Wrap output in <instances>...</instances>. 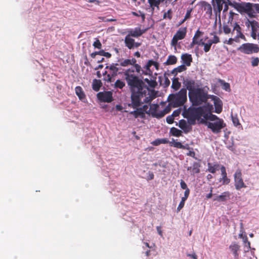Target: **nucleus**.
I'll list each match as a JSON object with an SVG mask.
<instances>
[{"mask_svg": "<svg viewBox=\"0 0 259 259\" xmlns=\"http://www.w3.org/2000/svg\"><path fill=\"white\" fill-rule=\"evenodd\" d=\"M170 144L177 148L181 149L182 147V143L181 142L176 141L174 139H172V141L170 142Z\"/></svg>", "mask_w": 259, "mask_h": 259, "instance_id": "obj_43", "label": "nucleus"}, {"mask_svg": "<svg viewBox=\"0 0 259 259\" xmlns=\"http://www.w3.org/2000/svg\"><path fill=\"white\" fill-rule=\"evenodd\" d=\"M183 84L185 87L184 89H186V90H188L189 93L193 92L197 89V87H199V85L194 79L190 78H184Z\"/></svg>", "mask_w": 259, "mask_h": 259, "instance_id": "obj_13", "label": "nucleus"}, {"mask_svg": "<svg viewBox=\"0 0 259 259\" xmlns=\"http://www.w3.org/2000/svg\"><path fill=\"white\" fill-rule=\"evenodd\" d=\"M171 10H168V11L167 12H165L163 14V18L164 19H165V18H168V19H171Z\"/></svg>", "mask_w": 259, "mask_h": 259, "instance_id": "obj_54", "label": "nucleus"}, {"mask_svg": "<svg viewBox=\"0 0 259 259\" xmlns=\"http://www.w3.org/2000/svg\"><path fill=\"white\" fill-rule=\"evenodd\" d=\"M230 198V193L229 191H226L222 193L220 195L215 196L213 200L219 202L226 201Z\"/></svg>", "mask_w": 259, "mask_h": 259, "instance_id": "obj_19", "label": "nucleus"}, {"mask_svg": "<svg viewBox=\"0 0 259 259\" xmlns=\"http://www.w3.org/2000/svg\"><path fill=\"white\" fill-rule=\"evenodd\" d=\"M159 107V106L157 104H154L151 105H150V109L149 110H150V114H151V116L153 117V114L156 113H157V110L158 108Z\"/></svg>", "mask_w": 259, "mask_h": 259, "instance_id": "obj_40", "label": "nucleus"}, {"mask_svg": "<svg viewBox=\"0 0 259 259\" xmlns=\"http://www.w3.org/2000/svg\"><path fill=\"white\" fill-rule=\"evenodd\" d=\"M210 95L204 88L197 87L193 92L188 93V97L192 106H200L206 103Z\"/></svg>", "mask_w": 259, "mask_h": 259, "instance_id": "obj_2", "label": "nucleus"}, {"mask_svg": "<svg viewBox=\"0 0 259 259\" xmlns=\"http://www.w3.org/2000/svg\"><path fill=\"white\" fill-rule=\"evenodd\" d=\"M135 39L131 38L129 35H126L124 38L125 46L130 50L134 49Z\"/></svg>", "mask_w": 259, "mask_h": 259, "instance_id": "obj_26", "label": "nucleus"}, {"mask_svg": "<svg viewBox=\"0 0 259 259\" xmlns=\"http://www.w3.org/2000/svg\"><path fill=\"white\" fill-rule=\"evenodd\" d=\"M135 71L136 72V69H135V67H134V66H133L131 68H129L128 69H126L124 71L123 74H124V76H126L127 74H128V75H134L133 73Z\"/></svg>", "mask_w": 259, "mask_h": 259, "instance_id": "obj_41", "label": "nucleus"}, {"mask_svg": "<svg viewBox=\"0 0 259 259\" xmlns=\"http://www.w3.org/2000/svg\"><path fill=\"white\" fill-rule=\"evenodd\" d=\"M203 34V32L200 31L199 29H198L195 34H194V36H193V38H195L197 39H198V38L201 36L202 34Z\"/></svg>", "mask_w": 259, "mask_h": 259, "instance_id": "obj_58", "label": "nucleus"}, {"mask_svg": "<svg viewBox=\"0 0 259 259\" xmlns=\"http://www.w3.org/2000/svg\"><path fill=\"white\" fill-rule=\"evenodd\" d=\"M200 5L207 14L210 16L212 15V7L210 4L205 1H202L200 2Z\"/></svg>", "mask_w": 259, "mask_h": 259, "instance_id": "obj_24", "label": "nucleus"}, {"mask_svg": "<svg viewBox=\"0 0 259 259\" xmlns=\"http://www.w3.org/2000/svg\"><path fill=\"white\" fill-rule=\"evenodd\" d=\"M187 199L184 198H182L181 201H180L178 207H177V211H180V210L184 207L185 205V202Z\"/></svg>", "mask_w": 259, "mask_h": 259, "instance_id": "obj_50", "label": "nucleus"}, {"mask_svg": "<svg viewBox=\"0 0 259 259\" xmlns=\"http://www.w3.org/2000/svg\"><path fill=\"white\" fill-rule=\"evenodd\" d=\"M201 107H204V114H206L205 112V111H208V113H211V111L212 109H213V107L212 105H210L209 104H207L205 106H200Z\"/></svg>", "mask_w": 259, "mask_h": 259, "instance_id": "obj_45", "label": "nucleus"}, {"mask_svg": "<svg viewBox=\"0 0 259 259\" xmlns=\"http://www.w3.org/2000/svg\"><path fill=\"white\" fill-rule=\"evenodd\" d=\"M170 133L174 136H176V137H180L182 136V132L175 127H172L170 128Z\"/></svg>", "mask_w": 259, "mask_h": 259, "instance_id": "obj_35", "label": "nucleus"}, {"mask_svg": "<svg viewBox=\"0 0 259 259\" xmlns=\"http://www.w3.org/2000/svg\"><path fill=\"white\" fill-rule=\"evenodd\" d=\"M235 31L236 33V35L235 37L237 38V40H239V38H240L246 40L244 35L241 32V28L237 23H235V25L232 31V34H234Z\"/></svg>", "mask_w": 259, "mask_h": 259, "instance_id": "obj_18", "label": "nucleus"}, {"mask_svg": "<svg viewBox=\"0 0 259 259\" xmlns=\"http://www.w3.org/2000/svg\"><path fill=\"white\" fill-rule=\"evenodd\" d=\"M192 170H191V175L194 176L195 174L200 172V164L197 162H194L193 163Z\"/></svg>", "mask_w": 259, "mask_h": 259, "instance_id": "obj_31", "label": "nucleus"}, {"mask_svg": "<svg viewBox=\"0 0 259 259\" xmlns=\"http://www.w3.org/2000/svg\"><path fill=\"white\" fill-rule=\"evenodd\" d=\"M220 82L222 85V88L226 91H228L230 90V85L229 83L226 82L223 80H220Z\"/></svg>", "mask_w": 259, "mask_h": 259, "instance_id": "obj_42", "label": "nucleus"}, {"mask_svg": "<svg viewBox=\"0 0 259 259\" xmlns=\"http://www.w3.org/2000/svg\"><path fill=\"white\" fill-rule=\"evenodd\" d=\"M125 79L131 90V106L136 108L141 105V98L145 96L148 91V87L143 81L136 75L125 76Z\"/></svg>", "mask_w": 259, "mask_h": 259, "instance_id": "obj_1", "label": "nucleus"}, {"mask_svg": "<svg viewBox=\"0 0 259 259\" xmlns=\"http://www.w3.org/2000/svg\"><path fill=\"white\" fill-rule=\"evenodd\" d=\"M215 3H214V0H211V2L212 4V6L213 7L214 11L217 13H219V15H220L221 12L223 9V6L224 3H225V0H215Z\"/></svg>", "mask_w": 259, "mask_h": 259, "instance_id": "obj_17", "label": "nucleus"}, {"mask_svg": "<svg viewBox=\"0 0 259 259\" xmlns=\"http://www.w3.org/2000/svg\"><path fill=\"white\" fill-rule=\"evenodd\" d=\"M181 59L183 63V64L185 65V66H190L191 62H192V57L191 55L187 53L182 55Z\"/></svg>", "mask_w": 259, "mask_h": 259, "instance_id": "obj_22", "label": "nucleus"}, {"mask_svg": "<svg viewBox=\"0 0 259 259\" xmlns=\"http://www.w3.org/2000/svg\"><path fill=\"white\" fill-rule=\"evenodd\" d=\"M165 114H166V113H165V112H164V111L163 110L162 111H161L159 112L158 113L157 112L155 114L153 113V117H155V118L159 119V118H161L162 117H163Z\"/></svg>", "mask_w": 259, "mask_h": 259, "instance_id": "obj_48", "label": "nucleus"}, {"mask_svg": "<svg viewBox=\"0 0 259 259\" xmlns=\"http://www.w3.org/2000/svg\"><path fill=\"white\" fill-rule=\"evenodd\" d=\"M117 64L112 63L110 64V69L109 73L103 78V80L107 82L111 83L114 81V77L119 74L118 73V68L116 66Z\"/></svg>", "mask_w": 259, "mask_h": 259, "instance_id": "obj_11", "label": "nucleus"}, {"mask_svg": "<svg viewBox=\"0 0 259 259\" xmlns=\"http://www.w3.org/2000/svg\"><path fill=\"white\" fill-rule=\"evenodd\" d=\"M180 186L182 189L186 190L187 189H188L187 184L186 183L182 180H181L180 182Z\"/></svg>", "mask_w": 259, "mask_h": 259, "instance_id": "obj_64", "label": "nucleus"}, {"mask_svg": "<svg viewBox=\"0 0 259 259\" xmlns=\"http://www.w3.org/2000/svg\"><path fill=\"white\" fill-rule=\"evenodd\" d=\"M200 40H198V39L193 37L192 41L190 44L189 47H190V48H193L194 47V46L195 45H197L198 46H200Z\"/></svg>", "mask_w": 259, "mask_h": 259, "instance_id": "obj_51", "label": "nucleus"}, {"mask_svg": "<svg viewBox=\"0 0 259 259\" xmlns=\"http://www.w3.org/2000/svg\"><path fill=\"white\" fill-rule=\"evenodd\" d=\"M102 86V82L101 80L94 79L92 82L93 90L96 92L100 90V88Z\"/></svg>", "mask_w": 259, "mask_h": 259, "instance_id": "obj_30", "label": "nucleus"}, {"mask_svg": "<svg viewBox=\"0 0 259 259\" xmlns=\"http://www.w3.org/2000/svg\"><path fill=\"white\" fill-rule=\"evenodd\" d=\"M236 41L237 42H239V40H237V38H230L228 40H226V41H225L224 42L225 43H227V44L228 45H232L233 44V41Z\"/></svg>", "mask_w": 259, "mask_h": 259, "instance_id": "obj_57", "label": "nucleus"}, {"mask_svg": "<svg viewBox=\"0 0 259 259\" xmlns=\"http://www.w3.org/2000/svg\"><path fill=\"white\" fill-rule=\"evenodd\" d=\"M187 69L185 65L182 64L181 65L174 68L171 71V74L176 76L179 72H181L185 71Z\"/></svg>", "mask_w": 259, "mask_h": 259, "instance_id": "obj_32", "label": "nucleus"}, {"mask_svg": "<svg viewBox=\"0 0 259 259\" xmlns=\"http://www.w3.org/2000/svg\"><path fill=\"white\" fill-rule=\"evenodd\" d=\"M174 117L172 115H168L166 118V122L169 124H171L174 122Z\"/></svg>", "mask_w": 259, "mask_h": 259, "instance_id": "obj_60", "label": "nucleus"}, {"mask_svg": "<svg viewBox=\"0 0 259 259\" xmlns=\"http://www.w3.org/2000/svg\"><path fill=\"white\" fill-rule=\"evenodd\" d=\"M187 30L186 27L180 28L174 35V36L177 38V39H183L186 34Z\"/></svg>", "mask_w": 259, "mask_h": 259, "instance_id": "obj_25", "label": "nucleus"}, {"mask_svg": "<svg viewBox=\"0 0 259 259\" xmlns=\"http://www.w3.org/2000/svg\"><path fill=\"white\" fill-rule=\"evenodd\" d=\"M259 63L258 58H253L251 61V65L252 66H257Z\"/></svg>", "mask_w": 259, "mask_h": 259, "instance_id": "obj_55", "label": "nucleus"}, {"mask_svg": "<svg viewBox=\"0 0 259 259\" xmlns=\"http://www.w3.org/2000/svg\"><path fill=\"white\" fill-rule=\"evenodd\" d=\"M148 176H147V180L148 181L149 180H152L154 179V175L153 174V173L151 171H149L147 174Z\"/></svg>", "mask_w": 259, "mask_h": 259, "instance_id": "obj_63", "label": "nucleus"}, {"mask_svg": "<svg viewBox=\"0 0 259 259\" xmlns=\"http://www.w3.org/2000/svg\"><path fill=\"white\" fill-rule=\"evenodd\" d=\"M209 99H211L213 101V104L215 107L214 112L217 113H220L222 111L223 103L220 99L214 95H210Z\"/></svg>", "mask_w": 259, "mask_h": 259, "instance_id": "obj_14", "label": "nucleus"}, {"mask_svg": "<svg viewBox=\"0 0 259 259\" xmlns=\"http://www.w3.org/2000/svg\"><path fill=\"white\" fill-rule=\"evenodd\" d=\"M223 31L225 34H229L231 32V29L228 25L225 24L223 25Z\"/></svg>", "mask_w": 259, "mask_h": 259, "instance_id": "obj_52", "label": "nucleus"}, {"mask_svg": "<svg viewBox=\"0 0 259 259\" xmlns=\"http://www.w3.org/2000/svg\"><path fill=\"white\" fill-rule=\"evenodd\" d=\"M125 83L124 81L120 79H117L114 83V88L115 89H122L125 86Z\"/></svg>", "mask_w": 259, "mask_h": 259, "instance_id": "obj_38", "label": "nucleus"}, {"mask_svg": "<svg viewBox=\"0 0 259 259\" xmlns=\"http://www.w3.org/2000/svg\"><path fill=\"white\" fill-rule=\"evenodd\" d=\"M235 187L236 190H240L243 188H246V186L244 184L242 178V172L240 169H238L234 175Z\"/></svg>", "mask_w": 259, "mask_h": 259, "instance_id": "obj_10", "label": "nucleus"}, {"mask_svg": "<svg viewBox=\"0 0 259 259\" xmlns=\"http://www.w3.org/2000/svg\"><path fill=\"white\" fill-rule=\"evenodd\" d=\"M97 96L101 102L110 103L113 101L112 93L110 91L99 92Z\"/></svg>", "mask_w": 259, "mask_h": 259, "instance_id": "obj_12", "label": "nucleus"}, {"mask_svg": "<svg viewBox=\"0 0 259 259\" xmlns=\"http://www.w3.org/2000/svg\"><path fill=\"white\" fill-rule=\"evenodd\" d=\"M165 114H166V113H165V112H164V111L163 110L162 111H161L159 112L158 113L157 112L155 114L153 113V117H155V118L159 119V118H161L162 117H163Z\"/></svg>", "mask_w": 259, "mask_h": 259, "instance_id": "obj_47", "label": "nucleus"}, {"mask_svg": "<svg viewBox=\"0 0 259 259\" xmlns=\"http://www.w3.org/2000/svg\"><path fill=\"white\" fill-rule=\"evenodd\" d=\"M245 24L248 28L251 27V36L254 39H257L259 42V23L255 20L247 19Z\"/></svg>", "mask_w": 259, "mask_h": 259, "instance_id": "obj_7", "label": "nucleus"}, {"mask_svg": "<svg viewBox=\"0 0 259 259\" xmlns=\"http://www.w3.org/2000/svg\"><path fill=\"white\" fill-rule=\"evenodd\" d=\"M168 141L167 139H157L154 141L152 143L153 145L158 146L161 144H167Z\"/></svg>", "mask_w": 259, "mask_h": 259, "instance_id": "obj_37", "label": "nucleus"}, {"mask_svg": "<svg viewBox=\"0 0 259 259\" xmlns=\"http://www.w3.org/2000/svg\"><path fill=\"white\" fill-rule=\"evenodd\" d=\"M114 64H117V68H118V73L119 74L123 73V69L121 68L122 66H120V60H118L117 63H114Z\"/></svg>", "mask_w": 259, "mask_h": 259, "instance_id": "obj_53", "label": "nucleus"}, {"mask_svg": "<svg viewBox=\"0 0 259 259\" xmlns=\"http://www.w3.org/2000/svg\"><path fill=\"white\" fill-rule=\"evenodd\" d=\"M167 100L174 108L183 106L187 101L186 89L182 88L179 92L170 94Z\"/></svg>", "mask_w": 259, "mask_h": 259, "instance_id": "obj_4", "label": "nucleus"}, {"mask_svg": "<svg viewBox=\"0 0 259 259\" xmlns=\"http://www.w3.org/2000/svg\"><path fill=\"white\" fill-rule=\"evenodd\" d=\"M226 125V123L222 119L214 122H208L207 123V127L210 128L214 134L220 133Z\"/></svg>", "mask_w": 259, "mask_h": 259, "instance_id": "obj_8", "label": "nucleus"}, {"mask_svg": "<svg viewBox=\"0 0 259 259\" xmlns=\"http://www.w3.org/2000/svg\"><path fill=\"white\" fill-rule=\"evenodd\" d=\"M97 55H100L101 56L105 57L107 58H110L111 57V54L108 52H105L103 50H101L99 51L94 52L90 54L91 57L92 58H96Z\"/></svg>", "mask_w": 259, "mask_h": 259, "instance_id": "obj_23", "label": "nucleus"}, {"mask_svg": "<svg viewBox=\"0 0 259 259\" xmlns=\"http://www.w3.org/2000/svg\"><path fill=\"white\" fill-rule=\"evenodd\" d=\"M207 171H209L210 173L214 174L217 170H218L220 169L221 167L220 165L218 163L212 164L211 163L208 162L207 163Z\"/></svg>", "mask_w": 259, "mask_h": 259, "instance_id": "obj_27", "label": "nucleus"}, {"mask_svg": "<svg viewBox=\"0 0 259 259\" xmlns=\"http://www.w3.org/2000/svg\"><path fill=\"white\" fill-rule=\"evenodd\" d=\"M154 98H155L154 96H153L152 95H151L149 94V89L148 88V91L146 93V95L141 98V102L142 103H141L140 106H141L144 103H150L151 102V101L154 99Z\"/></svg>", "mask_w": 259, "mask_h": 259, "instance_id": "obj_28", "label": "nucleus"}, {"mask_svg": "<svg viewBox=\"0 0 259 259\" xmlns=\"http://www.w3.org/2000/svg\"><path fill=\"white\" fill-rule=\"evenodd\" d=\"M145 81L146 82H147L148 85L151 87H154V83H155V82L152 80H149V79L148 78H145L144 79Z\"/></svg>", "mask_w": 259, "mask_h": 259, "instance_id": "obj_61", "label": "nucleus"}, {"mask_svg": "<svg viewBox=\"0 0 259 259\" xmlns=\"http://www.w3.org/2000/svg\"><path fill=\"white\" fill-rule=\"evenodd\" d=\"M192 9H191L187 10V12H186V14L184 18V20H186L187 19L190 18L191 13L192 12Z\"/></svg>", "mask_w": 259, "mask_h": 259, "instance_id": "obj_59", "label": "nucleus"}, {"mask_svg": "<svg viewBox=\"0 0 259 259\" xmlns=\"http://www.w3.org/2000/svg\"><path fill=\"white\" fill-rule=\"evenodd\" d=\"M203 117L206 120H209L213 122L217 120H219V119H221L217 115L212 114L211 113H207L203 114Z\"/></svg>", "mask_w": 259, "mask_h": 259, "instance_id": "obj_33", "label": "nucleus"}, {"mask_svg": "<svg viewBox=\"0 0 259 259\" xmlns=\"http://www.w3.org/2000/svg\"><path fill=\"white\" fill-rule=\"evenodd\" d=\"M229 249L234 255L235 259H238L239 254L238 251L240 249V246L235 242H233L229 246Z\"/></svg>", "mask_w": 259, "mask_h": 259, "instance_id": "obj_21", "label": "nucleus"}, {"mask_svg": "<svg viewBox=\"0 0 259 259\" xmlns=\"http://www.w3.org/2000/svg\"><path fill=\"white\" fill-rule=\"evenodd\" d=\"M177 61V57L174 55H170L168 57L165 64L166 65H173L176 64Z\"/></svg>", "mask_w": 259, "mask_h": 259, "instance_id": "obj_36", "label": "nucleus"}, {"mask_svg": "<svg viewBox=\"0 0 259 259\" xmlns=\"http://www.w3.org/2000/svg\"><path fill=\"white\" fill-rule=\"evenodd\" d=\"M244 12L250 18L255 17L256 14H259V4L246 3Z\"/></svg>", "mask_w": 259, "mask_h": 259, "instance_id": "obj_9", "label": "nucleus"}, {"mask_svg": "<svg viewBox=\"0 0 259 259\" xmlns=\"http://www.w3.org/2000/svg\"><path fill=\"white\" fill-rule=\"evenodd\" d=\"M93 46L95 48L98 49H101L102 47L100 41L98 39H96V40L94 42Z\"/></svg>", "mask_w": 259, "mask_h": 259, "instance_id": "obj_49", "label": "nucleus"}, {"mask_svg": "<svg viewBox=\"0 0 259 259\" xmlns=\"http://www.w3.org/2000/svg\"><path fill=\"white\" fill-rule=\"evenodd\" d=\"M221 171L222 178H220L219 182H222V185H228L230 182V179L227 177V174L226 168L222 165L220 168Z\"/></svg>", "mask_w": 259, "mask_h": 259, "instance_id": "obj_16", "label": "nucleus"}, {"mask_svg": "<svg viewBox=\"0 0 259 259\" xmlns=\"http://www.w3.org/2000/svg\"><path fill=\"white\" fill-rule=\"evenodd\" d=\"M140 106L137 107V108H136V110L137 111V114L138 115V117H141V118H144L145 116V113L142 111V109L139 108Z\"/></svg>", "mask_w": 259, "mask_h": 259, "instance_id": "obj_46", "label": "nucleus"}, {"mask_svg": "<svg viewBox=\"0 0 259 259\" xmlns=\"http://www.w3.org/2000/svg\"><path fill=\"white\" fill-rule=\"evenodd\" d=\"M120 60V65L122 67H127L130 65L134 66L135 67L136 72L138 74H143L144 71L142 69V68L140 65L137 63V60L132 58V59H121Z\"/></svg>", "mask_w": 259, "mask_h": 259, "instance_id": "obj_6", "label": "nucleus"}, {"mask_svg": "<svg viewBox=\"0 0 259 259\" xmlns=\"http://www.w3.org/2000/svg\"><path fill=\"white\" fill-rule=\"evenodd\" d=\"M189 107L183 113V116L188 119V122L191 125L195 124L197 119L203 116L204 107Z\"/></svg>", "mask_w": 259, "mask_h": 259, "instance_id": "obj_3", "label": "nucleus"}, {"mask_svg": "<svg viewBox=\"0 0 259 259\" xmlns=\"http://www.w3.org/2000/svg\"><path fill=\"white\" fill-rule=\"evenodd\" d=\"M147 30L148 28L141 29V28L139 27H136L134 29H130L127 31L128 34L127 35H129V36L131 37H138L141 36Z\"/></svg>", "mask_w": 259, "mask_h": 259, "instance_id": "obj_15", "label": "nucleus"}, {"mask_svg": "<svg viewBox=\"0 0 259 259\" xmlns=\"http://www.w3.org/2000/svg\"><path fill=\"white\" fill-rule=\"evenodd\" d=\"M179 126L183 130L185 134L188 133L192 130L190 124H188L184 119H181L179 121Z\"/></svg>", "mask_w": 259, "mask_h": 259, "instance_id": "obj_20", "label": "nucleus"}, {"mask_svg": "<svg viewBox=\"0 0 259 259\" xmlns=\"http://www.w3.org/2000/svg\"><path fill=\"white\" fill-rule=\"evenodd\" d=\"M151 7H157L158 6L161 1L164 0H148Z\"/></svg>", "mask_w": 259, "mask_h": 259, "instance_id": "obj_44", "label": "nucleus"}, {"mask_svg": "<svg viewBox=\"0 0 259 259\" xmlns=\"http://www.w3.org/2000/svg\"><path fill=\"white\" fill-rule=\"evenodd\" d=\"M181 86V82L179 81L178 77H174L172 79L171 88L175 91L178 90Z\"/></svg>", "mask_w": 259, "mask_h": 259, "instance_id": "obj_34", "label": "nucleus"}, {"mask_svg": "<svg viewBox=\"0 0 259 259\" xmlns=\"http://www.w3.org/2000/svg\"><path fill=\"white\" fill-rule=\"evenodd\" d=\"M75 90L76 95L80 100L83 101L84 99H85V95L81 87L77 86L75 88Z\"/></svg>", "mask_w": 259, "mask_h": 259, "instance_id": "obj_29", "label": "nucleus"}, {"mask_svg": "<svg viewBox=\"0 0 259 259\" xmlns=\"http://www.w3.org/2000/svg\"><path fill=\"white\" fill-rule=\"evenodd\" d=\"M142 109V111L145 113L150 114V110H148V106L147 105H144L142 107H140Z\"/></svg>", "mask_w": 259, "mask_h": 259, "instance_id": "obj_56", "label": "nucleus"}, {"mask_svg": "<svg viewBox=\"0 0 259 259\" xmlns=\"http://www.w3.org/2000/svg\"><path fill=\"white\" fill-rule=\"evenodd\" d=\"M237 50L245 54H251L259 52V47L257 45L252 43H245L241 45Z\"/></svg>", "mask_w": 259, "mask_h": 259, "instance_id": "obj_5", "label": "nucleus"}, {"mask_svg": "<svg viewBox=\"0 0 259 259\" xmlns=\"http://www.w3.org/2000/svg\"><path fill=\"white\" fill-rule=\"evenodd\" d=\"M181 109H178L173 111L171 115H172L173 117H177L181 113Z\"/></svg>", "mask_w": 259, "mask_h": 259, "instance_id": "obj_62", "label": "nucleus"}, {"mask_svg": "<svg viewBox=\"0 0 259 259\" xmlns=\"http://www.w3.org/2000/svg\"><path fill=\"white\" fill-rule=\"evenodd\" d=\"M200 46H204L203 50H204V51L205 53H207V52H209L210 51V48H211V46L209 45L207 42H205L203 40V39H200Z\"/></svg>", "mask_w": 259, "mask_h": 259, "instance_id": "obj_39", "label": "nucleus"}]
</instances>
